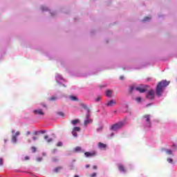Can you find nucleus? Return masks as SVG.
I'll return each instance as SVG.
<instances>
[{"label": "nucleus", "mask_w": 177, "mask_h": 177, "mask_svg": "<svg viewBox=\"0 0 177 177\" xmlns=\"http://www.w3.org/2000/svg\"><path fill=\"white\" fill-rule=\"evenodd\" d=\"M59 161V158L54 157L53 158V162H57Z\"/></svg>", "instance_id": "obj_30"}, {"label": "nucleus", "mask_w": 177, "mask_h": 177, "mask_svg": "<svg viewBox=\"0 0 177 177\" xmlns=\"http://www.w3.org/2000/svg\"><path fill=\"white\" fill-rule=\"evenodd\" d=\"M29 159H30V158L28 156L25 157V160H29Z\"/></svg>", "instance_id": "obj_46"}, {"label": "nucleus", "mask_w": 177, "mask_h": 177, "mask_svg": "<svg viewBox=\"0 0 177 177\" xmlns=\"http://www.w3.org/2000/svg\"><path fill=\"white\" fill-rule=\"evenodd\" d=\"M172 149H173V151H177V145L176 144H174L172 145Z\"/></svg>", "instance_id": "obj_25"}, {"label": "nucleus", "mask_w": 177, "mask_h": 177, "mask_svg": "<svg viewBox=\"0 0 177 177\" xmlns=\"http://www.w3.org/2000/svg\"><path fill=\"white\" fill-rule=\"evenodd\" d=\"M101 99H102V97L98 96L97 98H95V102H100Z\"/></svg>", "instance_id": "obj_35"}, {"label": "nucleus", "mask_w": 177, "mask_h": 177, "mask_svg": "<svg viewBox=\"0 0 177 177\" xmlns=\"http://www.w3.org/2000/svg\"><path fill=\"white\" fill-rule=\"evenodd\" d=\"M154 91L153 90H150L147 94V99H149V100L154 99Z\"/></svg>", "instance_id": "obj_7"}, {"label": "nucleus", "mask_w": 177, "mask_h": 177, "mask_svg": "<svg viewBox=\"0 0 177 177\" xmlns=\"http://www.w3.org/2000/svg\"><path fill=\"white\" fill-rule=\"evenodd\" d=\"M44 107H46V105H44Z\"/></svg>", "instance_id": "obj_57"}, {"label": "nucleus", "mask_w": 177, "mask_h": 177, "mask_svg": "<svg viewBox=\"0 0 177 177\" xmlns=\"http://www.w3.org/2000/svg\"><path fill=\"white\" fill-rule=\"evenodd\" d=\"M81 106H82V107H83V109L86 110L87 114H89L91 111L89 110V108H88V106L86 104H82Z\"/></svg>", "instance_id": "obj_14"}, {"label": "nucleus", "mask_w": 177, "mask_h": 177, "mask_svg": "<svg viewBox=\"0 0 177 177\" xmlns=\"http://www.w3.org/2000/svg\"><path fill=\"white\" fill-rule=\"evenodd\" d=\"M55 80L57 81V82L58 84H62V82H64V79L63 78V77L59 75V74H57L56 77H55Z\"/></svg>", "instance_id": "obj_8"}, {"label": "nucleus", "mask_w": 177, "mask_h": 177, "mask_svg": "<svg viewBox=\"0 0 177 177\" xmlns=\"http://www.w3.org/2000/svg\"><path fill=\"white\" fill-rule=\"evenodd\" d=\"M150 115H145L142 118V122L144 123L145 128H151V122L150 121Z\"/></svg>", "instance_id": "obj_3"}, {"label": "nucleus", "mask_w": 177, "mask_h": 177, "mask_svg": "<svg viewBox=\"0 0 177 177\" xmlns=\"http://www.w3.org/2000/svg\"><path fill=\"white\" fill-rule=\"evenodd\" d=\"M62 169V167H58L54 169V172H58Z\"/></svg>", "instance_id": "obj_24"}, {"label": "nucleus", "mask_w": 177, "mask_h": 177, "mask_svg": "<svg viewBox=\"0 0 177 177\" xmlns=\"http://www.w3.org/2000/svg\"><path fill=\"white\" fill-rule=\"evenodd\" d=\"M75 151L76 153H78V151L84 153V151H82V149L81 148V147H77L76 148H75Z\"/></svg>", "instance_id": "obj_19"}, {"label": "nucleus", "mask_w": 177, "mask_h": 177, "mask_svg": "<svg viewBox=\"0 0 177 177\" xmlns=\"http://www.w3.org/2000/svg\"><path fill=\"white\" fill-rule=\"evenodd\" d=\"M39 133H41L40 131H36L33 132V135H35V136H38L39 135Z\"/></svg>", "instance_id": "obj_29"}, {"label": "nucleus", "mask_w": 177, "mask_h": 177, "mask_svg": "<svg viewBox=\"0 0 177 177\" xmlns=\"http://www.w3.org/2000/svg\"><path fill=\"white\" fill-rule=\"evenodd\" d=\"M86 168H89V165H86Z\"/></svg>", "instance_id": "obj_50"}, {"label": "nucleus", "mask_w": 177, "mask_h": 177, "mask_svg": "<svg viewBox=\"0 0 177 177\" xmlns=\"http://www.w3.org/2000/svg\"><path fill=\"white\" fill-rule=\"evenodd\" d=\"M125 125V120L120 121L111 127V131H118Z\"/></svg>", "instance_id": "obj_2"}, {"label": "nucleus", "mask_w": 177, "mask_h": 177, "mask_svg": "<svg viewBox=\"0 0 177 177\" xmlns=\"http://www.w3.org/2000/svg\"><path fill=\"white\" fill-rule=\"evenodd\" d=\"M162 151H165L166 154H167L168 156H174V151L171 149H167L165 148H163L162 149Z\"/></svg>", "instance_id": "obj_9"}, {"label": "nucleus", "mask_w": 177, "mask_h": 177, "mask_svg": "<svg viewBox=\"0 0 177 177\" xmlns=\"http://www.w3.org/2000/svg\"><path fill=\"white\" fill-rule=\"evenodd\" d=\"M3 165V159H2L1 158H0V166Z\"/></svg>", "instance_id": "obj_37"}, {"label": "nucleus", "mask_w": 177, "mask_h": 177, "mask_svg": "<svg viewBox=\"0 0 177 177\" xmlns=\"http://www.w3.org/2000/svg\"><path fill=\"white\" fill-rule=\"evenodd\" d=\"M75 160H73V162H75Z\"/></svg>", "instance_id": "obj_58"}, {"label": "nucleus", "mask_w": 177, "mask_h": 177, "mask_svg": "<svg viewBox=\"0 0 177 177\" xmlns=\"http://www.w3.org/2000/svg\"><path fill=\"white\" fill-rule=\"evenodd\" d=\"M49 100L53 101V100H57V97H51L49 98Z\"/></svg>", "instance_id": "obj_32"}, {"label": "nucleus", "mask_w": 177, "mask_h": 177, "mask_svg": "<svg viewBox=\"0 0 177 177\" xmlns=\"http://www.w3.org/2000/svg\"><path fill=\"white\" fill-rule=\"evenodd\" d=\"M81 131V128L78 127H75L73 129L72 135L74 138H78V134L77 132H80Z\"/></svg>", "instance_id": "obj_4"}, {"label": "nucleus", "mask_w": 177, "mask_h": 177, "mask_svg": "<svg viewBox=\"0 0 177 177\" xmlns=\"http://www.w3.org/2000/svg\"><path fill=\"white\" fill-rule=\"evenodd\" d=\"M42 156H46V153L43 152V153H42Z\"/></svg>", "instance_id": "obj_48"}, {"label": "nucleus", "mask_w": 177, "mask_h": 177, "mask_svg": "<svg viewBox=\"0 0 177 177\" xmlns=\"http://www.w3.org/2000/svg\"><path fill=\"white\" fill-rule=\"evenodd\" d=\"M136 102H138V103H140L142 102V98L140 97H138L136 98Z\"/></svg>", "instance_id": "obj_27"}, {"label": "nucleus", "mask_w": 177, "mask_h": 177, "mask_svg": "<svg viewBox=\"0 0 177 177\" xmlns=\"http://www.w3.org/2000/svg\"><path fill=\"white\" fill-rule=\"evenodd\" d=\"M149 106H151V104H147V107H149Z\"/></svg>", "instance_id": "obj_49"}, {"label": "nucleus", "mask_w": 177, "mask_h": 177, "mask_svg": "<svg viewBox=\"0 0 177 177\" xmlns=\"http://www.w3.org/2000/svg\"><path fill=\"white\" fill-rule=\"evenodd\" d=\"M46 133V130H41V131H40V133L44 134V133Z\"/></svg>", "instance_id": "obj_41"}, {"label": "nucleus", "mask_w": 177, "mask_h": 177, "mask_svg": "<svg viewBox=\"0 0 177 177\" xmlns=\"http://www.w3.org/2000/svg\"><path fill=\"white\" fill-rule=\"evenodd\" d=\"M28 142L29 143H31V140H28Z\"/></svg>", "instance_id": "obj_52"}, {"label": "nucleus", "mask_w": 177, "mask_h": 177, "mask_svg": "<svg viewBox=\"0 0 177 177\" xmlns=\"http://www.w3.org/2000/svg\"><path fill=\"white\" fill-rule=\"evenodd\" d=\"M84 156H85L86 157H93V156H95V152H93V153L85 152V153H84Z\"/></svg>", "instance_id": "obj_15"}, {"label": "nucleus", "mask_w": 177, "mask_h": 177, "mask_svg": "<svg viewBox=\"0 0 177 177\" xmlns=\"http://www.w3.org/2000/svg\"><path fill=\"white\" fill-rule=\"evenodd\" d=\"M69 99H71L73 102L78 101V98L74 95L69 96Z\"/></svg>", "instance_id": "obj_18"}, {"label": "nucleus", "mask_w": 177, "mask_h": 177, "mask_svg": "<svg viewBox=\"0 0 177 177\" xmlns=\"http://www.w3.org/2000/svg\"><path fill=\"white\" fill-rule=\"evenodd\" d=\"M106 147H107V145H106L105 144H104L102 142H99L98 143V147L100 149H106Z\"/></svg>", "instance_id": "obj_17"}, {"label": "nucleus", "mask_w": 177, "mask_h": 177, "mask_svg": "<svg viewBox=\"0 0 177 177\" xmlns=\"http://www.w3.org/2000/svg\"><path fill=\"white\" fill-rule=\"evenodd\" d=\"M150 80H151L150 78H148V81H150Z\"/></svg>", "instance_id": "obj_55"}, {"label": "nucleus", "mask_w": 177, "mask_h": 177, "mask_svg": "<svg viewBox=\"0 0 177 177\" xmlns=\"http://www.w3.org/2000/svg\"><path fill=\"white\" fill-rule=\"evenodd\" d=\"M133 89H135V86H131L129 90L130 93H132V92H133Z\"/></svg>", "instance_id": "obj_31"}, {"label": "nucleus", "mask_w": 177, "mask_h": 177, "mask_svg": "<svg viewBox=\"0 0 177 177\" xmlns=\"http://www.w3.org/2000/svg\"><path fill=\"white\" fill-rule=\"evenodd\" d=\"M32 153H35V151H37V148H35V147H32Z\"/></svg>", "instance_id": "obj_36"}, {"label": "nucleus", "mask_w": 177, "mask_h": 177, "mask_svg": "<svg viewBox=\"0 0 177 177\" xmlns=\"http://www.w3.org/2000/svg\"><path fill=\"white\" fill-rule=\"evenodd\" d=\"M90 117H91V114L86 113V120H84V122L85 127L88 125V124H91L93 120H92V119L89 118Z\"/></svg>", "instance_id": "obj_5"}, {"label": "nucleus", "mask_w": 177, "mask_h": 177, "mask_svg": "<svg viewBox=\"0 0 177 177\" xmlns=\"http://www.w3.org/2000/svg\"><path fill=\"white\" fill-rule=\"evenodd\" d=\"M45 140H47L48 143H50V142H52L53 140V139L52 138H49V137L48 136H46L44 137Z\"/></svg>", "instance_id": "obj_22"}, {"label": "nucleus", "mask_w": 177, "mask_h": 177, "mask_svg": "<svg viewBox=\"0 0 177 177\" xmlns=\"http://www.w3.org/2000/svg\"><path fill=\"white\" fill-rule=\"evenodd\" d=\"M113 95V91L111 90H108L106 91V96L108 97H111V95Z\"/></svg>", "instance_id": "obj_16"}, {"label": "nucleus", "mask_w": 177, "mask_h": 177, "mask_svg": "<svg viewBox=\"0 0 177 177\" xmlns=\"http://www.w3.org/2000/svg\"><path fill=\"white\" fill-rule=\"evenodd\" d=\"M173 160H172V158H167V162H169V164H172V162H173Z\"/></svg>", "instance_id": "obj_34"}, {"label": "nucleus", "mask_w": 177, "mask_h": 177, "mask_svg": "<svg viewBox=\"0 0 177 177\" xmlns=\"http://www.w3.org/2000/svg\"><path fill=\"white\" fill-rule=\"evenodd\" d=\"M12 133H15V130H12Z\"/></svg>", "instance_id": "obj_53"}, {"label": "nucleus", "mask_w": 177, "mask_h": 177, "mask_svg": "<svg viewBox=\"0 0 177 177\" xmlns=\"http://www.w3.org/2000/svg\"><path fill=\"white\" fill-rule=\"evenodd\" d=\"M32 140H37V137H32Z\"/></svg>", "instance_id": "obj_45"}, {"label": "nucleus", "mask_w": 177, "mask_h": 177, "mask_svg": "<svg viewBox=\"0 0 177 177\" xmlns=\"http://www.w3.org/2000/svg\"><path fill=\"white\" fill-rule=\"evenodd\" d=\"M118 168H119V171H120V172H122L123 174H125V172H127V170L125 169V168L122 166V165L121 163H120L118 165Z\"/></svg>", "instance_id": "obj_12"}, {"label": "nucleus", "mask_w": 177, "mask_h": 177, "mask_svg": "<svg viewBox=\"0 0 177 177\" xmlns=\"http://www.w3.org/2000/svg\"><path fill=\"white\" fill-rule=\"evenodd\" d=\"M33 113L35 114H38L39 115H44V111H42L41 109L35 110Z\"/></svg>", "instance_id": "obj_13"}, {"label": "nucleus", "mask_w": 177, "mask_h": 177, "mask_svg": "<svg viewBox=\"0 0 177 177\" xmlns=\"http://www.w3.org/2000/svg\"><path fill=\"white\" fill-rule=\"evenodd\" d=\"M62 85H63L64 86H66V85H65V84H62Z\"/></svg>", "instance_id": "obj_56"}, {"label": "nucleus", "mask_w": 177, "mask_h": 177, "mask_svg": "<svg viewBox=\"0 0 177 177\" xmlns=\"http://www.w3.org/2000/svg\"><path fill=\"white\" fill-rule=\"evenodd\" d=\"M19 131H17L14 135H12L11 142L15 144L17 143V136H19Z\"/></svg>", "instance_id": "obj_6"}, {"label": "nucleus", "mask_w": 177, "mask_h": 177, "mask_svg": "<svg viewBox=\"0 0 177 177\" xmlns=\"http://www.w3.org/2000/svg\"><path fill=\"white\" fill-rule=\"evenodd\" d=\"M151 20V17H146L142 19V21H150Z\"/></svg>", "instance_id": "obj_23"}, {"label": "nucleus", "mask_w": 177, "mask_h": 177, "mask_svg": "<svg viewBox=\"0 0 177 177\" xmlns=\"http://www.w3.org/2000/svg\"><path fill=\"white\" fill-rule=\"evenodd\" d=\"M55 153H57V149H54L53 150V154H55Z\"/></svg>", "instance_id": "obj_39"}, {"label": "nucleus", "mask_w": 177, "mask_h": 177, "mask_svg": "<svg viewBox=\"0 0 177 177\" xmlns=\"http://www.w3.org/2000/svg\"><path fill=\"white\" fill-rule=\"evenodd\" d=\"M170 82H168L165 80H162L160 82H159L156 86V95L159 97L162 96V93H164V89L169 85Z\"/></svg>", "instance_id": "obj_1"}, {"label": "nucleus", "mask_w": 177, "mask_h": 177, "mask_svg": "<svg viewBox=\"0 0 177 177\" xmlns=\"http://www.w3.org/2000/svg\"><path fill=\"white\" fill-rule=\"evenodd\" d=\"M57 146L58 147H62V146H63V142H59L57 144Z\"/></svg>", "instance_id": "obj_33"}, {"label": "nucleus", "mask_w": 177, "mask_h": 177, "mask_svg": "<svg viewBox=\"0 0 177 177\" xmlns=\"http://www.w3.org/2000/svg\"><path fill=\"white\" fill-rule=\"evenodd\" d=\"M51 16L53 17V16H55L54 15V14H53V12H51Z\"/></svg>", "instance_id": "obj_51"}, {"label": "nucleus", "mask_w": 177, "mask_h": 177, "mask_svg": "<svg viewBox=\"0 0 177 177\" xmlns=\"http://www.w3.org/2000/svg\"><path fill=\"white\" fill-rule=\"evenodd\" d=\"M102 131H103V127H100L96 129L97 132H102Z\"/></svg>", "instance_id": "obj_26"}, {"label": "nucleus", "mask_w": 177, "mask_h": 177, "mask_svg": "<svg viewBox=\"0 0 177 177\" xmlns=\"http://www.w3.org/2000/svg\"><path fill=\"white\" fill-rule=\"evenodd\" d=\"M80 123V120L76 119L71 121L72 125H77V124Z\"/></svg>", "instance_id": "obj_21"}, {"label": "nucleus", "mask_w": 177, "mask_h": 177, "mask_svg": "<svg viewBox=\"0 0 177 177\" xmlns=\"http://www.w3.org/2000/svg\"><path fill=\"white\" fill-rule=\"evenodd\" d=\"M115 100H111L109 102H108L106 104H105L107 107H113V104H115Z\"/></svg>", "instance_id": "obj_11"}, {"label": "nucleus", "mask_w": 177, "mask_h": 177, "mask_svg": "<svg viewBox=\"0 0 177 177\" xmlns=\"http://www.w3.org/2000/svg\"><path fill=\"white\" fill-rule=\"evenodd\" d=\"M30 134H31V132L27 131V133H26L27 136H28V135H30Z\"/></svg>", "instance_id": "obj_43"}, {"label": "nucleus", "mask_w": 177, "mask_h": 177, "mask_svg": "<svg viewBox=\"0 0 177 177\" xmlns=\"http://www.w3.org/2000/svg\"><path fill=\"white\" fill-rule=\"evenodd\" d=\"M37 161H38L39 162H41V161H42V158L39 157V158H37L36 159Z\"/></svg>", "instance_id": "obj_38"}, {"label": "nucleus", "mask_w": 177, "mask_h": 177, "mask_svg": "<svg viewBox=\"0 0 177 177\" xmlns=\"http://www.w3.org/2000/svg\"><path fill=\"white\" fill-rule=\"evenodd\" d=\"M93 169H97V166L94 165V166L93 167Z\"/></svg>", "instance_id": "obj_42"}, {"label": "nucleus", "mask_w": 177, "mask_h": 177, "mask_svg": "<svg viewBox=\"0 0 177 177\" xmlns=\"http://www.w3.org/2000/svg\"><path fill=\"white\" fill-rule=\"evenodd\" d=\"M40 9L41 10H42V12H48V10H49V8H48V7H45L44 6H41Z\"/></svg>", "instance_id": "obj_20"}, {"label": "nucleus", "mask_w": 177, "mask_h": 177, "mask_svg": "<svg viewBox=\"0 0 177 177\" xmlns=\"http://www.w3.org/2000/svg\"><path fill=\"white\" fill-rule=\"evenodd\" d=\"M57 114L61 117H64V113L63 112H57Z\"/></svg>", "instance_id": "obj_28"}, {"label": "nucleus", "mask_w": 177, "mask_h": 177, "mask_svg": "<svg viewBox=\"0 0 177 177\" xmlns=\"http://www.w3.org/2000/svg\"><path fill=\"white\" fill-rule=\"evenodd\" d=\"M74 177H80V176H78V175H75Z\"/></svg>", "instance_id": "obj_54"}, {"label": "nucleus", "mask_w": 177, "mask_h": 177, "mask_svg": "<svg viewBox=\"0 0 177 177\" xmlns=\"http://www.w3.org/2000/svg\"><path fill=\"white\" fill-rule=\"evenodd\" d=\"M120 80H124V76H120Z\"/></svg>", "instance_id": "obj_44"}, {"label": "nucleus", "mask_w": 177, "mask_h": 177, "mask_svg": "<svg viewBox=\"0 0 177 177\" xmlns=\"http://www.w3.org/2000/svg\"><path fill=\"white\" fill-rule=\"evenodd\" d=\"M135 89L136 91H138L140 93H145V92H146V88L143 87L138 86V87H136Z\"/></svg>", "instance_id": "obj_10"}, {"label": "nucleus", "mask_w": 177, "mask_h": 177, "mask_svg": "<svg viewBox=\"0 0 177 177\" xmlns=\"http://www.w3.org/2000/svg\"><path fill=\"white\" fill-rule=\"evenodd\" d=\"M114 136V133H112L111 134V138H113Z\"/></svg>", "instance_id": "obj_47"}, {"label": "nucleus", "mask_w": 177, "mask_h": 177, "mask_svg": "<svg viewBox=\"0 0 177 177\" xmlns=\"http://www.w3.org/2000/svg\"><path fill=\"white\" fill-rule=\"evenodd\" d=\"M97 174L96 173H93L91 175V177H96Z\"/></svg>", "instance_id": "obj_40"}]
</instances>
